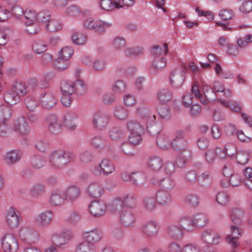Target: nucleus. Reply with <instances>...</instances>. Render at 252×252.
I'll list each match as a JSON object with an SVG mask.
<instances>
[{"instance_id": "obj_1", "label": "nucleus", "mask_w": 252, "mask_h": 252, "mask_svg": "<svg viewBox=\"0 0 252 252\" xmlns=\"http://www.w3.org/2000/svg\"><path fill=\"white\" fill-rule=\"evenodd\" d=\"M136 112L142 124L134 120L129 121L126 124L127 128L130 131L128 141L133 145L138 144L141 142V135L143 133L145 127L148 128L153 126L156 121V115L153 114L148 107L145 105L138 107Z\"/></svg>"}, {"instance_id": "obj_2", "label": "nucleus", "mask_w": 252, "mask_h": 252, "mask_svg": "<svg viewBox=\"0 0 252 252\" xmlns=\"http://www.w3.org/2000/svg\"><path fill=\"white\" fill-rule=\"evenodd\" d=\"M167 51L168 46L166 43L162 46H156L152 48V53L156 57L153 60V64L150 68L151 73H156L165 65L166 61L162 55H165Z\"/></svg>"}, {"instance_id": "obj_3", "label": "nucleus", "mask_w": 252, "mask_h": 252, "mask_svg": "<svg viewBox=\"0 0 252 252\" xmlns=\"http://www.w3.org/2000/svg\"><path fill=\"white\" fill-rule=\"evenodd\" d=\"M202 90L204 96L200 93L199 87L196 83H194L191 88L192 93L202 103L207 104L216 101V93L211 86L203 83Z\"/></svg>"}, {"instance_id": "obj_4", "label": "nucleus", "mask_w": 252, "mask_h": 252, "mask_svg": "<svg viewBox=\"0 0 252 252\" xmlns=\"http://www.w3.org/2000/svg\"><path fill=\"white\" fill-rule=\"evenodd\" d=\"M73 156V153L69 151H56L51 155L50 162L53 168L60 169L67 164Z\"/></svg>"}, {"instance_id": "obj_5", "label": "nucleus", "mask_w": 252, "mask_h": 252, "mask_svg": "<svg viewBox=\"0 0 252 252\" xmlns=\"http://www.w3.org/2000/svg\"><path fill=\"white\" fill-rule=\"evenodd\" d=\"M19 235L22 241L30 244H35L39 239L38 233L33 228L26 225L19 229Z\"/></svg>"}, {"instance_id": "obj_6", "label": "nucleus", "mask_w": 252, "mask_h": 252, "mask_svg": "<svg viewBox=\"0 0 252 252\" xmlns=\"http://www.w3.org/2000/svg\"><path fill=\"white\" fill-rule=\"evenodd\" d=\"M61 88L62 93L73 94L77 89L84 92L86 87L82 80L77 79L75 84L70 80L63 81L61 83Z\"/></svg>"}, {"instance_id": "obj_7", "label": "nucleus", "mask_w": 252, "mask_h": 252, "mask_svg": "<svg viewBox=\"0 0 252 252\" xmlns=\"http://www.w3.org/2000/svg\"><path fill=\"white\" fill-rule=\"evenodd\" d=\"M115 171V165L113 163L107 158L103 159L100 163L95 166L92 169V172L95 175L103 174L104 176H108Z\"/></svg>"}, {"instance_id": "obj_8", "label": "nucleus", "mask_w": 252, "mask_h": 252, "mask_svg": "<svg viewBox=\"0 0 252 252\" xmlns=\"http://www.w3.org/2000/svg\"><path fill=\"white\" fill-rule=\"evenodd\" d=\"M186 68L180 66L174 69L171 72L170 82L174 88H180L183 84L185 79Z\"/></svg>"}, {"instance_id": "obj_9", "label": "nucleus", "mask_w": 252, "mask_h": 252, "mask_svg": "<svg viewBox=\"0 0 252 252\" xmlns=\"http://www.w3.org/2000/svg\"><path fill=\"white\" fill-rule=\"evenodd\" d=\"M63 122V118L53 114L47 116L46 119L48 130L53 134H58L61 132Z\"/></svg>"}, {"instance_id": "obj_10", "label": "nucleus", "mask_w": 252, "mask_h": 252, "mask_svg": "<svg viewBox=\"0 0 252 252\" xmlns=\"http://www.w3.org/2000/svg\"><path fill=\"white\" fill-rule=\"evenodd\" d=\"M1 244L5 252H16L19 248L17 239L10 233L6 234L2 237Z\"/></svg>"}, {"instance_id": "obj_11", "label": "nucleus", "mask_w": 252, "mask_h": 252, "mask_svg": "<svg viewBox=\"0 0 252 252\" xmlns=\"http://www.w3.org/2000/svg\"><path fill=\"white\" fill-rule=\"evenodd\" d=\"M200 238L203 243L211 245H217L221 240V235L210 229L203 231Z\"/></svg>"}, {"instance_id": "obj_12", "label": "nucleus", "mask_w": 252, "mask_h": 252, "mask_svg": "<svg viewBox=\"0 0 252 252\" xmlns=\"http://www.w3.org/2000/svg\"><path fill=\"white\" fill-rule=\"evenodd\" d=\"M37 87V81L35 79H31L27 83L18 81L14 86V90L19 92L21 95L33 92Z\"/></svg>"}, {"instance_id": "obj_13", "label": "nucleus", "mask_w": 252, "mask_h": 252, "mask_svg": "<svg viewBox=\"0 0 252 252\" xmlns=\"http://www.w3.org/2000/svg\"><path fill=\"white\" fill-rule=\"evenodd\" d=\"M5 220L8 227L11 228L17 227L21 220L19 212L15 208L10 207L6 211Z\"/></svg>"}, {"instance_id": "obj_14", "label": "nucleus", "mask_w": 252, "mask_h": 252, "mask_svg": "<svg viewBox=\"0 0 252 252\" xmlns=\"http://www.w3.org/2000/svg\"><path fill=\"white\" fill-rule=\"evenodd\" d=\"M188 145V142L185 137V134L181 130H177L172 140L171 147L175 151L184 150Z\"/></svg>"}, {"instance_id": "obj_15", "label": "nucleus", "mask_w": 252, "mask_h": 252, "mask_svg": "<svg viewBox=\"0 0 252 252\" xmlns=\"http://www.w3.org/2000/svg\"><path fill=\"white\" fill-rule=\"evenodd\" d=\"M230 232L226 237V241L234 249L240 245L238 239L242 236L243 230L237 225H232L230 227Z\"/></svg>"}, {"instance_id": "obj_16", "label": "nucleus", "mask_w": 252, "mask_h": 252, "mask_svg": "<svg viewBox=\"0 0 252 252\" xmlns=\"http://www.w3.org/2000/svg\"><path fill=\"white\" fill-rule=\"evenodd\" d=\"M107 205L102 200L92 201L89 205V211L94 217L100 218L103 216L106 212Z\"/></svg>"}, {"instance_id": "obj_17", "label": "nucleus", "mask_w": 252, "mask_h": 252, "mask_svg": "<svg viewBox=\"0 0 252 252\" xmlns=\"http://www.w3.org/2000/svg\"><path fill=\"white\" fill-rule=\"evenodd\" d=\"M53 220V213L51 211L46 210L38 214L35 218L36 224L40 227L49 226Z\"/></svg>"}, {"instance_id": "obj_18", "label": "nucleus", "mask_w": 252, "mask_h": 252, "mask_svg": "<svg viewBox=\"0 0 252 252\" xmlns=\"http://www.w3.org/2000/svg\"><path fill=\"white\" fill-rule=\"evenodd\" d=\"M88 196L92 198L101 197L104 193L102 185L99 182H94L90 183L86 189Z\"/></svg>"}, {"instance_id": "obj_19", "label": "nucleus", "mask_w": 252, "mask_h": 252, "mask_svg": "<svg viewBox=\"0 0 252 252\" xmlns=\"http://www.w3.org/2000/svg\"><path fill=\"white\" fill-rule=\"evenodd\" d=\"M110 121V117L106 113L98 112L94 114L93 122L94 126L99 129L105 127Z\"/></svg>"}, {"instance_id": "obj_20", "label": "nucleus", "mask_w": 252, "mask_h": 252, "mask_svg": "<svg viewBox=\"0 0 252 252\" xmlns=\"http://www.w3.org/2000/svg\"><path fill=\"white\" fill-rule=\"evenodd\" d=\"M102 231L100 229L95 228L84 232L83 234V239L94 245L102 239Z\"/></svg>"}, {"instance_id": "obj_21", "label": "nucleus", "mask_w": 252, "mask_h": 252, "mask_svg": "<svg viewBox=\"0 0 252 252\" xmlns=\"http://www.w3.org/2000/svg\"><path fill=\"white\" fill-rule=\"evenodd\" d=\"M57 101V98L50 93L42 94L40 96V104L47 109H51L54 107Z\"/></svg>"}, {"instance_id": "obj_22", "label": "nucleus", "mask_w": 252, "mask_h": 252, "mask_svg": "<svg viewBox=\"0 0 252 252\" xmlns=\"http://www.w3.org/2000/svg\"><path fill=\"white\" fill-rule=\"evenodd\" d=\"M22 157V153L18 150H10L4 154L5 161L9 164L14 165L18 162Z\"/></svg>"}, {"instance_id": "obj_23", "label": "nucleus", "mask_w": 252, "mask_h": 252, "mask_svg": "<svg viewBox=\"0 0 252 252\" xmlns=\"http://www.w3.org/2000/svg\"><path fill=\"white\" fill-rule=\"evenodd\" d=\"M65 126L70 130H73L77 126L78 117L73 112L66 113L63 118Z\"/></svg>"}, {"instance_id": "obj_24", "label": "nucleus", "mask_w": 252, "mask_h": 252, "mask_svg": "<svg viewBox=\"0 0 252 252\" xmlns=\"http://www.w3.org/2000/svg\"><path fill=\"white\" fill-rule=\"evenodd\" d=\"M64 194L65 201L69 202H75L80 195V190L75 186L68 187L65 191Z\"/></svg>"}, {"instance_id": "obj_25", "label": "nucleus", "mask_w": 252, "mask_h": 252, "mask_svg": "<svg viewBox=\"0 0 252 252\" xmlns=\"http://www.w3.org/2000/svg\"><path fill=\"white\" fill-rule=\"evenodd\" d=\"M14 128L22 135H26L30 132V128L25 118L21 117L16 119L14 122Z\"/></svg>"}, {"instance_id": "obj_26", "label": "nucleus", "mask_w": 252, "mask_h": 252, "mask_svg": "<svg viewBox=\"0 0 252 252\" xmlns=\"http://www.w3.org/2000/svg\"><path fill=\"white\" fill-rule=\"evenodd\" d=\"M65 201L64 194L60 189L54 190L52 191L49 198V203L54 206H60Z\"/></svg>"}, {"instance_id": "obj_27", "label": "nucleus", "mask_w": 252, "mask_h": 252, "mask_svg": "<svg viewBox=\"0 0 252 252\" xmlns=\"http://www.w3.org/2000/svg\"><path fill=\"white\" fill-rule=\"evenodd\" d=\"M134 200L132 194L124 195L122 198H117L112 202V205L114 208L112 207L111 211L116 212L119 209H121L123 205L133 202Z\"/></svg>"}, {"instance_id": "obj_28", "label": "nucleus", "mask_w": 252, "mask_h": 252, "mask_svg": "<svg viewBox=\"0 0 252 252\" xmlns=\"http://www.w3.org/2000/svg\"><path fill=\"white\" fill-rule=\"evenodd\" d=\"M120 220L124 225L129 226L134 221L135 217L132 211L127 208H124L120 215Z\"/></svg>"}, {"instance_id": "obj_29", "label": "nucleus", "mask_w": 252, "mask_h": 252, "mask_svg": "<svg viewBox=\"0 0 252 252\" xmlns=\"http://www.w3.org/2000/svg\"><path fill=\"white\" fill-rule=\"evenodd\" d=\"M147 165L150 170L158 171L162 166L163 160L159 156H153L149 158Z\"/></svg>"}, {"instance_id": "obj_30", "label": "nucleus", "mask_w": 252, "mask_h": 252, "mask_svg": "<svg viewBox=\"0 0 252 252\" xmlns=\"http://www.w3.org/2000/svg\"><path fill=\"white\" fill-rule=\"evenodd\" d=\"M95 23L93 24V28H91L96 32L102 33L106 31V30L112 26V24L108 21H103L101 20L95 19Z\"/></svg>"}, {"instance_id": "obj_31", "label": "nucleus", "mask_w": 252, "mask_h": 252, "mask_svg": "<svg viewBox=\"0 0 252 252\" xmlns=\"http://www.w3.org/2000/svg\"><path fill=\"white\" fill-rule=\"evenodd\" d=\"M3 98L9 105H13L20 101V95L14 89L7 91L4 94Z\"/></svg>"}, {"instance_id": "obj_32", "label": "nucleus", "mask_w": 252, "mask_h": 252, "mask_svg": "<svg viewBox=\"0 0 252 252\" xmlns=\"http://www.w3.org/2000/svg\"><path fill=\"white\" fill-rule=\"evenodd\" d=\"M143 231L148 236L156 235L158 229V223L153 220L149 221L143 226Z\"/></svg>"}, {"instance_id": "obj_33", "label": "nucleus", "mask_w": 252, "mask_h": 252, "mask_svg": "<svg viewBox=\"0 0 252 252\" xmlns=\"http://www.w3.org/2000/svg\"><path fill=\"white\" fill-rule=\"evenodd\" d=\"M216 101L220 103L225 107L230 108L231 110L234 112H240L242 110V106L238 102H233L231 103L229 99L224 100L220 98L216 99Z\"/></svg>"}, {"instance_id": "obj_34", "label": "nucleus", "mask_w": 252, "mask_h": 252, "mask_svg": "<svg viewBox=\"0 0 252 252\" xmlns=\"http://www.w3.org/2000/svg\"><path fill=\"white\" fill-rule=\"evenodd\" d=\"M157 145L159 148L162 149H168L171 147L172 142L169 136L165 134H159L157 140Z\"/></svg>"}, {"instance_id": "obj_35", "label": "nucleus", "mask_w": 252, "mask_h": 252, "mask_svg": "<svg viewBox=\"0 0 252 252\" xmlns=\"http://www.w3.org/2000/svg\"><path fill=\"white\" fill-rule=\"evenodd\" d=\"M38 13L32 9H26L24 12V18L27 21L26 25H31L37 22Z\"/></svg>"}, {"instance_id": "obj_36", "label": "nucleus", "mask_w": 252, "mask_h": 252, "mask_svg": "<svg viewBox=\"0 0 252 252\" xmlns=\"http://www.w3.org/2000/svg\"><path fill=\"white\" fill-rule=\"evenodd\" d=\"M169 235L174 239H180L183 236V228L180 224H174L168 229Z\"/></svg>"}, {"instance_id": "obj_37", "label": "nucleus", "mask_w": 252, "mask_h": 252, "mask_svg": "<svg viewBox=\"0 0 252 252\" xmlns=\"http://www.w3.org/2000/svg\"><path fill=\"white\" fill-rule=\"evenodd\" d=\"M157 200L162 205H166L171 201V196L169 192L163 190H159L157 193Z\"/></svg>"}, {"instance_id": "obj_38", "label": "nucleus", "mask_w": 252, "mask_h": 252, "mask_svg": "<svg viewBox=\"0 0 252 252\" xmlns=\"http://www.w3.org/2000/svg\"><path fill=\"white\" fill-rule=\"evenodd\" d=\"M45 27L46 30L54 32L62 29L63 25L60 21L52 19L45 25Z\"/></svg>"}, {"instance_id": "obj_39", "label": "nucleus", "mask_w": 252, "mask_h": 252, "mask_svg": "<svg viewBox=\"0 0 252 252\" xmlns=\"http://www.w3.org/2000/svg\"><path fill=\"white\" fill-rule=\"evenodd\" d=\"M11 116L12 111L9 106H0V123H6Z\"/></svg>"}, {"instance_id": "obj_40", "label": "nucleus", "mask_w": 252, "mask_h": 252, "mask_svg": "<svg viewBox=\"0 0 252 252\" xmlns=\"http://www.w3.org/2000/svg\"><path fill=\"white\" fill-rule=\"evenodd\" d=\"M75 252H95V248L93 244L84 240L77 245Z\"/></svg>"}, {"instance_id": "obj_41", "label": "nucleus", "mask_w": 252, "mask_h": 252, "mask_svg": "<svg viewBox=\"0 0 252 252\" xmlns=\"http://www.w3.org/2000/svg\"><path fill=\"white\" fill-rule=\"evenodd\" d=\"M73 43L77 45L84 44L87 41V36L85 34L78 32H74L70 37Z\"/></svg>"}, {"instance_id": "obj_42", "label": "nucleus", "mask_w": 252, "mask_h": 252, "mask_svg": "<svg viewBox=\"0 0 252 252\" xmlns=\"http://www.w3.org/2000/svg\"><path fill=\"white\" fill-rule=\"evenodd\" d=\"M244 212L240 209L236 208L232 211L231 214V220L236 224L241 223L244 217Z\"/></svg>"}, {"instance_id": "obj_43", "label": "nucleus", "mask_w": 252, "mask_h": 252, "mask_svg": "<svg viewBox=\"0 0 252 252\" xmlns=\"http://www.w3.org/2000/svg\"><path fill=\"white\" fill-rule=\"evenodd\" d=\"M172 97V94L168 89L160 90L158 93V98L162 104H166Z\"/></svg>"}, {"instance_id": "obj_44", "label": "nucleus", "mask_w": 252, "mask_h": 252, "mask_svg": "<svg viewBox=\"0 0 252 252\" xmlns=\"http://www.w3.org/2000/svg\"><path fill=\"white\" fill-rule=\"evenodd\" d=\"M193 217H184L181 219L179 224L183 229L190 231L192 230L195 226V224H193Z\"/></svg>"}, {"instance_id": "obj_45", "label": "nucleus", "mask_w": 252, "mask_h": 252, "mask_svg": "<svg viewBox=\"0 0 252 252\" xmlns=\"http://www.w3.org/2000/svg\"><path fill=\"white\" fill-rule=\"evenodd\" d=\"M146 174L141 171L133 172V183L137 185H144L146 182Z\"/></svg>"}, {"instance_id": "obj_46", "label": "nucleus", "mask_w": 252, "mask_h": 252, "mask_svg": "<svg viewBox=\"0 0 252 252\" xmlns=\"http://www.w3.org/2000/svg\"><path fill=\"white\" fill-rule=\"evenodd\" d=\"M193 224L195 225H199L200 226H204L208 222V218L206 215L203 213H197L193 216Z\"/></svg>"}, {"instance_id": "obj_47", "label": "nucleus", "mask_w": 252, "mask_h": 252, "mask_svg": "<svg viewBox=\"0 0 252 252\" xmlns=\"http://www.w3.org/2000/svg\"><path fill=\"white\" fill-rule=\"evenodd\" d=\"M239 12L246 15L252 12V0H244L239 7Z\"/></svg>"}, {"instance_id": "obj_48", "label": "nucleus", "mask_w": 252, "mask_h": 252, "mask_svg": "<svg viewBox=\"0 0 252 252\" xmlns=\"http://www.w3.org/2000/svg\"><path fill=\"white\" fill-rule=\"evenodd\" d=\"M113 113L116 118L121 120H126L128 116L126 110L122 106H117Z\"/></svg>"}, {"instance_id": "obj_49", "label": "nucleus", "mask_w": 252, "mask_h": 252, "mask_svg": "<svg viewBox=\"0 0 252 252\" xmlns=\"http://www.w3.org/2000/svg\"><path fill=\"white\" fill-rule=\"evenodd\" d=\"M73 49L72 47L64 46L60 51L58 57L68 61L73 55Z\"/></svg>"}, {"instance_id": "obj_50", "label": "nucleus", "mask_w": 252, "mask_h": 252, "mask_svg": "<svg viewBox=\"0 0 252 252\" xmlns=\"http://www.w3.org/2000/svg\"><path fill=\"white\" fill-rule=\"evenodd\" d=\"M218 16L222 21H227L231 20L234 16V11L231 9L223 8L219 11Z\"/></svg>"}, {"instance_id": "obj_51", "label": "nucleus", "mask_w": 252, "mask_h": 252, "mask_svg": "<svg viewBox=\"0 0 252 252\" xmlns=\"http://www.w3.org/2000/svg\"><path fill=\"white\" fill-rule=\"evenodd\" d=\"M53 243L58 247H61L67 243L59 232H54L51 237Z\"/></svg>"}, {"instance_id": "obj_52", "label": "nucleus", "mask_w": 252, "mask_h": 252, "mask_svg": "<svg viewBox=\"0 0 252 252\" xmlns=\"http://www.w3.org/2000/svg\"><path fill=\"white\" fill-rule=\"evenodd\" d=\"M81 13L79 6L75 5H71L64 10V14L66 17H75Z\"/></svg>"}, {"instance_id": "obj_53", "label": "nucleus", "mask_w": 252, "mask_h": 252, "mask_svg": "<svg viewBox=\"0 0 252 252\" xmlns=\"http://www.w3.org/2000/svg\"><path fill=\"white\" fill-rule=\"evenodd\" d=\"M11 32V30L7 27L0 28V46H3L6 43Z\"/></svg>"}, {"instance_id": "obj_54", "label": "nucleus", "mask_w": 252, "mask_h": 252, "mask_svg": "<svg viewBox=\"0 0 252 252\" xmlns=\"http://www.w3.org/2000/svg\"><path fill=\"white\" fill-rule=\"evenodd\" d=\"M32 50L36 54H40L47 50V45L42 40H37L32 45Z\"/></svg>"}, {"instance_id": "obj_55", "label": "nucleus", "mask_w": 252, "mask_h": 252, "mask_svg": "<svg viewBox=\"0 0 252 252\" xmlns=\"http://www.w3.org/2000/svg\"><path fill=\"white\" fill-rule=\"evenodd\" d=\"M45 189V186L41 183L33 184L30 189V193L33 196H38L42 193Z\"/></svg>"}, {"instance_id": "obj_56", "label": "nucleus", "mask_w": 252, "mask_h": 252, "mask_svg": "<svg viewBox=\"0 0 252 252\" xmlns=\"http://www.w3.org/2000/svg\"><path fill=\"white\" fill-rule=\"evenodd\" d=\"M159 184L162 189L166 190H171L175 187L174 181L170 177L161 179Z\"/></svg>"}, {"instance_id": "obj_57", "label": "nucleus", "mask_w": 252, "mask_h": 252, "mask_svg": "<svg viewBox=\"0 0 252 252\" xmlns=\"http://www.w3.org/2000/svg\"><path fill=\"white\" fill-rule=\"evenodd\" d=\"M125 135V132L118 127H113L109 132V137L114 140H118L123 138Z\"/></svg>"}, {"instance_id": "obj_58", "label": "nucleus", "mask_w": 252, "mask_h": 252, "mask_svg": "<svg viewBox=\"0 0 252 252\" xmlns=\"http://www.w3.org/2000/svg\"><path fill=\"white\" fill-rule=\"evenodd\" d=\"M106 61L103 58H97L94 61L93 67L95 70L103 71L106 69Z\"/></svg>"}, {"instance_id": "obj_59", "label": "nucleus", "mask_w": 252, "mask_h": 252, "mask_svg": "<svg viewBox=\"0 0 252 252\" xmlns=\"http://www.w3.org/2000/svg\"><path fill=\"white\" fill-rule=\"evenodd\" d=\"M195 11L199 17H204L209 21H212L214 19L215 15L211 11L203 10L198 7L195 8Z\"/></svg>"}, {"instance_id": "obj_60", "label": "nucleus", "mask_w": 252, "mask_h": 252, "mask_svg": "<svg viewBox=\"0 0 252 252\" xmlns=\"http://www.w3.org/2000/svg\"><path fill=\"white\" fill-rule=\"evenodd\" d=\"M45 163L44 158L41 156H34L31 159L32 166L36 169H40L44 166Z\"/></svg>"}, {"instance_id": "obj_61", "label": "nucleus", "mask_w": 252, "mask_h": 252, "mask_svg": "<svg viewBox=\"0 0 252 252\" xmlns=\"http://www.w3.org/2000/svg\"><path fill=\"white\" fill-rule=\"evenodd\" d=\"M68 61L58 57L54 64L55 67L59 71H63L65 70L68 66Z\"/></svg>"}, {"instance_id": "obj_62", "label": "nucleus", "mask_w": 252, "mask_h": 252, "mask_svg": "<svg viewBox=\"0 0 252 252\" xmlns=\"http://www.w3.org/2000/svg\"><path fill=\"white\" fill-rule=\"evenodd\" d=\"M126 83L122 80L116 81L112 86V89L116 93H122L126 89Z\"/></svg>"}, {"instance_id": "obj_63", "label": "nucleus", "mask_w": 252, "mask_h": 252, "mask_svg": "<svg viewBox=\"0 0 252 252\" xmlns=\"http://www.w3.org/2000/svg\"><path fill=\"white\" fill-rule=\"evenodd\" d=\"M216 200L219 204L224 205L228 203L229 198L227 193L224 192H220L218 193L216 196Z\"/></svg>"}, {"instance_id": "obj_64", "label": "nucleus", "mask_w": 252, "mask_h": 252, "mask_svg": "<svg viewBox=\"0 0 252 252\" xmlns=\"http://www.w3.org/2000/svg\"><path fill=\"white\" fill-rule=\"evenodd\" d=\"M252 42V34H248L243 38H239L237 41V45L241 48L246 47Z\"/></svg>"}]
</instances>
